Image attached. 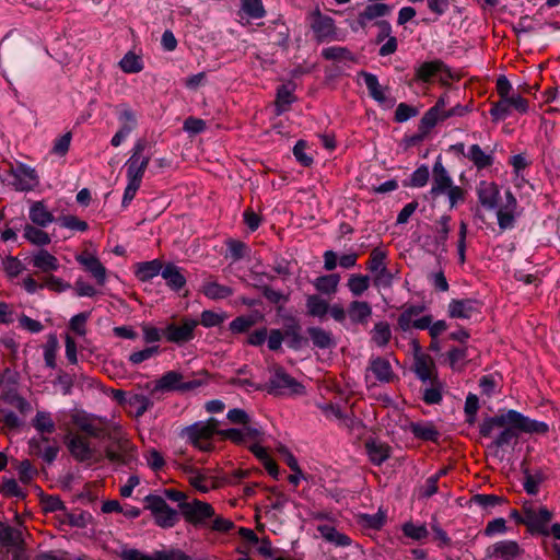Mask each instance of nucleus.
<instances>
[{
    "label": "nucleus",
    "instance_id": "5",
    "mask_svg": "<svg viewBox=\"0 0 560 560\" xmlns=\"http://www.w3.org/2000/svg\"><path fill=\"white\" fill-rule=\"evenodd\" d=\"M145 509L150 510L155 523L163 528L173 527L178 522L177 512L165 500L155 494L144 498Z\"/></svg>",
    "mask_w": 560,
    "mask_h": 560
},
{
    "label": "nucleus",
    "instance_id": "44",
    "mask_svg": "<svg viewBox=\"0 0 560 560\" xmlns=\"http://www.w3.org/2000/svg\"><path fill=\"white\" fill-rule=\"evenodd\" d=\"M340 277L337 273L322 276L315 279L314 287L324 294H334L337 291Z\"/></svg>",
    "mask_w": 560,
    "mask_h": 560
},
{
    "label": "nucleus",
    "instance_id": "42",
    "mask_svg": "<svg viewBox=\"0 0 560 560\" xmlns=\"http://www.w3.org/2000/svg\"><path fill=\"white\" fill-rule=\"evenodd\" d=\"M3 184L16 191H31L38 187L37 177H5Z\"/></svg>",
    "mask_w": 560,
    "mask_h": 560
},
{
    "label": "nucleus",
    "instance_id": "23",
    "mask_svg": "<svg viewBox=\"0 0 560 560\" xmlns=\"http://www.w3.org/2000/svg\"><path fill=\"white\" fill-rule=\"evenodd\" d=\"M312 30L318 40H330L335 35L334 20L318 13L313 20Z\"/></svg>",
    "mask_w": 560,
    "mask_h": 560
},
{
    "label": "nucleus",
    "instance_id": "56",
    "mask_svg": "<svg viewBox=\"0 0 560 560\" xmlns=\"http://www.w3.org/2000/svg\"><path fill=\"white\" fill-rule=\"evenodd\" d=\"M0 492L8 497L23 498L24 492L13 478L2 477L0 479Z\"/></svg>",
    "mask_w": 560,
    "mask_h": 560
},
{
    "label": "nucleus",
    "instance_id": "21",
    "mask_svg": "<svg viewBox=\"0 0 560 560\" xmlns=\"http://www.w3.org/2000/svg\"><path fill=\"white\" fill-rule=\"evenodd\" d=\"M28 218L33 224L39 228H46L56 220L52 212L45 206L44 201L32 202L28 211Z\"/></svg>",
    "mask_w": 560,
    "mask_h": 560
},
{
    "label": "nucleus",
    "instance_id": "46",
    "mask_svg": "<svg viewBox=\"0 0 560 560\" xmlns=\"http://www.w3.org/2000/svg\"><path fill=\"white\" fill-rule=\"evenodd\" d=\"M22 533L4 523H0V542L3 546H19L22 542Z\"/></svg>",
    "mask_w": 560,
    "mask_h": 560
},
{
    "label": "nucleus",
    "instance_id": "50",
    "mask_svg": "<svg viewBox=\"0 0 560 560\" xmlns=\"http://www.w3.org/2000/svg\"><path fill=\"white\" fill-rule=\"evenodd\" d=\"M445 118H442V115L430 108L421 118L419 122V133L420 138H423L427 136L432 128H434L439 120H444Z\"/></svg>",
    "mask_w": 560,
    "mask_h": 560
},
{
    "label": "nucleus",
    "instance_id": "20",
    "mask_svg": "<svg viewBox=\"0 0 560 560\" xmlns=\"http://www.w3.org/2000/svg\"><path fill=\"white\" fill-rule=\"evenodd\" d=\"M270 385L277 390H289L293 394H301L303 392V386L282 369L275 371L270 378Z\"/></svg>",
    "mask_w": 560,
    "mask_h": 560
},
{
    "label": "nucleus",
    "instance_id": "36",
    "mask_svg": "<svg viewBox=\"0 0 560 560\" xmlns=\"http://www.w3.org/2000/svg\"><path fill=\"white\" fill-rule=\"evenodd\" d=\"M294 101L293 89L289 84L281 85L277 91L276 114L281 115L287 112Z\"/></svg>",
    "mask_w": 560,
    "mask_h": 560
},
{
    "label": "nucleus",
    "instance_id": "54",
    "mask_svg": "<svg viewBox=\"0 0 560 560\" xmlns=\"http://www.w3.org/2000/svg\"><path fill=\"white\" fill-rule=\"evenodd\" d=\"M450 220L451 218L448 215H443L440 218V220L436 222V244L441 247L442 250H445V243L450 233Z\"/></svg>",
    "mask_w": 560,
    "mask_h": 560
},
{
    "label": "nucleus",
    "instance_id": "6",
    "mask_svg": "<svg viewBox=\"0 0 560 560\" xmlns=\"http://www.w3.org/2000/svg\"><path fill=\"white\" fill-rule=\"evenodd\" d=\"M386 253L381 248H374L371 252L366 268L373 275V284L376 288H389L393 283L394 275L386 267Z\"/></svg>",
    "mask_w": 560,
    "mask_h": 560
},
{
    "label": "nucleus",
    "instance_id": "39",
    "mask_svg": "<svg viewBox=\"0 0 560 560\" xmlns=\"http://www.w3.org/2000/svg\"><path fill=\"white\" fill-rule=\"evenodd\" d=\"M201 292L211 300L225 299L232 294L231 288L210 280L203 282Z\"/></svg>",
    "mask_w": 560,
    "mask_h": 560
},
{
    "label": "nucleus",
    "instance_id": "9",
    "mask_svg": "<svg viewBox=\"0 0 560 560\" xmlns=\"http://www.w3.org/2000/svg\"><path fill=\"white\" fill-rule=\"evenodd\" d=\"M199 325V322L194 318L184 317L180 323H171L166 325L163 330V335L170 342L185 343L194 339L195 329Z\"/></svg>",
    "mask_w": 560,
    "mask_h": 560
},
{
    "label": "nucleus",
    "instance_id": "35",
    "mask_svg": "<svg viewBox=\"0 0 560 560\" xmlns=\"http://www.w3.org/2000/svg\"><path fill=\"white\" fill-rule=\"evenodd\" d=\"M370 283L371 279L369 276L352 273L348 278L347 288L353 296L358 298L369 290Z\"/></svg>",
    "mask_w": 560,
    "mask_h": 560
},
{
    "label": "nucleus",
    "instance_id": "10",
    "mask_svg": "<svg viewBox=\"0 0 560 560\" xmlns=\"http://www.w3.org/2000/svg\"><path fill=\"white\" fill-rule=\"evenodd\" d=\"M180 511L186 521L199 524L214 515L212 506L197 499L180 504Z\"/></svg>",
    "mask_w": 560,
    "mask_h": 560
},
{
    "label": "nucleus",
    "instance_id": "18",
    "mask_svg": "<svg viewBox=\"0 0 560 560\" xmlns=\"http://www.w3.org/2000/svg\"><path fill=\"white\" fill-rule=\"evenodd\" d=\"M362 77L364 84L374 101L386 107H392L395 104V100L387 96L386 89L380 84L375 74L370 72H362Z\"/></svg>",
    "mask_w": 560,
    "mask_h": 560
},
{
    "label": "nucleus",
    "instance_id": "31",
    "mask_svg": "<svg viewBox=\"0 0 560 560\" xmlns=\"http://www.w3.org/2000/svg\"><path fill=\"white\" fill-rule=\"evenodd\" d=\"M317 530L326 541L336 547H347L351 544V539L347 535L338 532L330 525H319Z\"/></svg>",
    "mask_w": 560,
    "mask_h": 560
},
{
    "label": "nucleus",
    "instance_id": "15",
    "mask_svg": "<svg viewBox=\"0 0 560 560\" xmlns=\"http://www.w3.org/2000/svg\"><path fill=\"white\" fill-rule=\"evenodd\" d=\"M447 311L452 318L469 319L480 313V303L474 299L452 300Z\"/></svg>",
    "mask_w": 560,
    "mask_h": 560
},
{
    "label": "nucleus",
    "instance_id": "43",
    "mask_svg": "<svg viewBox=\"0 0 560 560\" xmlns=\"http://www.w3.org/2000/svg\"><path fill=\"white\" fill-rule=\"evenodd\" d=\"M307 313L313 317H324L329 310V304L319 295L313 294L306 299Z\"/></svg>",
    "mask_w": 560,
    "mask_h": 560
},
{
    "label": "nucleus",
    "instance_id": "25",
    "mask_svg": "<svg viewBox=\"0 0 560 560\" xmlns=\"http://www.w3.org/2000/svg\"><path fill=\"white\" fill-rule=\"evenodd\" d=\"M415 372H416L417 376L423 382L435 380L434 362L427 354H423V353L416 354Z\"/></svg>",
    "mask_w": 560,
    "mask_h": 560
},
{
    "label": "nucleus",
    "instance_id": "48",
    "mask_svg": "<svg viewBox=\"0 0 560 560\" xmlns=\"http://www.w3.org/2000/svg\"><path fill=\"white\" fill-rule=\"evenodd\" d=\"M119 67L125 73H139L143 69V62L138 55L128 51L119 61Z\"/></svg>",
    "mask_w": 560,
    "mask_h": 560
},
{
    "label": "nucleus",
    "instance_id": "64",
    "mask_svg": "<svg viewBox=\"0 0 560 560\" xmlns=\"http://www.w3.org/2000/svg\"><path fill=\"white\" fill-rule=\"evenodd\" d=\"M153 560H190L188 556H186L180 550H163L153 552Z\"/></svg>",
    "mask_w": 560,
    "mask_h": 560
},
{
    "label": "nucleus",
    "instance_id": "14",
    "mask_svg": "<svg viewBox=\"0 0 560 560\" xmlns=\"http://www.w3.org/2000/svg\"><path fill=\"white\" fill-rule=\"evenodd\" d=\"M433 197L446 195L450 200L451 208L464 198V191L458 186H454L450 177H435V183L431 188Z\"/></svg>",
    "mask_w": 560,
    "mask_h": 560
},
{
    "label": "nucleus",
    "instance_id": "41",
    "mask_svg": "<svg viewBox=\"0 0 560 560\" xmlns=\"http://www.w3.org/2000/svg\"><path fill=\"white\" fill-rule=\"evenodd\" d=\"M32 423L36 431L42 434L40 436L51 434L56 430L51 415L47 411H37Z\"/></svg>",
    "mask_w": 560,
    "mask_h": 560
},
{
    "label": "nucleus",
    "instance_id": "55",
    "mask_svg": "<svg viewBox=\"0 0 560 560\" xmlns=\"http://www.w3.org/2000/svg\"><path fill=\"white\" fill-rule=\"evenodd\" d=\"M57 222L66 229L84 232L88 230L89 225L85 221L79 219L75 215H61L57 218Z\"/></svg>",
    "mask_w": 560,
    "mask_h": 560
},
{
    "label": "nucleus",
    "instance_id": "45",
    "mask_svg": "<svg viewBox=\"0 0 560 560\" xmlns=\"http://www.w3.org/2000/svg\"><path fill=\"white\" fill-rule=\"evenodd\" d=\"M185 472L188 476L190 485L198 491L206 493L211 489L208 478L200 470L187 466L185 467Z\"/></svg>",
    "mask_w": 560,
    "mask_h": 560
},
{
    "label": "nucleus",
    "instance_id": "2",
    "mask_svg": "<svg viewBox=\"0 0 560 560\" xmlns=\"http://www.w3.org/2000/svg\"><path fill=\"white\" fill-rule=\"evenodd\" d=\"M218 420L210 418L207 421L196 422L183 430L185 436L195 447L203 452L212 450V436L218 433Z\"/></svg>",
    "mask_w": 560,
    "mask_h": 560
},
{
    "label": "nucleus",
    "instance_id": "40",
    "mask_svg": "<svg viewBox=\"0 0 560 560\" xmlns=\"http://www.w3.org/2000/svg\"><path fill=\"white\" fill-rule=\"evenodd\" d=\"M307 334L314 346L326 349L334 346V338L330 331H327L319 327H310Z\"/></svg>",
    "mask_w": 560,
    "mask_h": 560
},
{
    "label": "nucleus",
    "instance_id": "51",
    "mask_svg": "<svg viewBox=\"0 0 560 560\" xmlns=\"http://www.w3.org/2000/svg\"><path fill=\"white\" fill-rule=\"evenodd\" d=\"M389 10H390L389 7L384 3L369 4L364 9V11L360 14V21L361 22L372 21L374 19L384 16V15L388 14Z\"/></svg>",
    "mask_w": 560,
    "mask_h": 560
},
{
    "label": "nucleus",
    "instance_id": "7",
    "mask_svg": "<svg viewBox=\"0 0 560 560\" xmlns=\"http://www.w3.org/2000/svg\"><path fill=\"white\" fill-rule=\"evenodd\" d=\"M151 154L152 145L147 140L139 139L125 164L127 175H142L147 170Z\"/></svg>",
    "mask_w": 560,
    "mask_h": 560
},
{
    "label": "nucleus",
    "instance_id": "60",
    "mask_svg": "<svg viewBox=\"0 0 560 560\" xmlns=\"http://www.w3.org/2000/svg\"><path fill=\"white\" fill-rule=\"evenodd\" d=\"M257 323V318L254 315L240 316L230 323V329L233 332H244Z\"/></svg>",
    "mask_w": 560,
    "mask_h": 560
},
{
    "label": "nucleus",
    "instance_id": "47",
    "mask_svg": "<svg viewBox=\"0 0 560 560\" xmlns=\"http://www.w3.org/2000/svg\"><path fill=\"white\" fill-rule=\"evenodd\" d=\"M392 331L386 322H378L371 330L372 341L378 347H385L390 340Z\"/></svg>",
    "mask_w": 560,
    "mask_h": 560
},
{
    "label": "nucleus",
    "instance_id": "1",
    "mask_svg": "<svg viewBox=\"0 0 560 560\" xmlns=\"http://www.w3.org/2000/svg\"><path fill=\"white\" fill-rule=\"evenodd\" d=\"M491 418L495 428L514 427L522 432L538 434H545L548 431L547 423L532 420L516 410H508Z\"/></svg>",
    "mask_w": 560,
    "mask_h": 560
},
{
    "label": "nucleus",
    "instance_id": "38",
    "mask_svg": "<svg viewBox=\"0 0 560 560\" xmlns=\"http://www.w3.org/2000/svg\"><path fill=\"white\" fill-rule=\"evenodd\" d=\"M162 277L165 279L166 283L174 290L182 289L186 283V279L182 275L179 268L172 264H168L163 268Z\"/></svg>",
    "mask_w": 560,
    "mask_h": 560
},
{
    "label": "nucleus",
    "instance_id": "32",
    "mask_svg": "<svg viewBox=\"0 0 560 560\" xmlns=\"http://www.w3.org/2000/svg\"><path fill=\"white\" fill-rule=\"evenodd\" d=\"M163 266L160 260L153 259L150 261L139 262L136 265V276L140 281H148L159 273L162 275Z\"/></svg>",
    "mask_w": 560,
    "mask_h": 560
},
{
    "label": "nucleus",
    "instance_id": "8",
    "mask_svg": "<svg viewBox=\"0 0 560 560\" xmlns=\"http://www.w3.org/2000/svg\"><path fill=\"white\" fill-rule=\"evenodd\" d=\"M200 385V382H184V376L182 373L176 371H168L164 373L154 384L152 388V394L155 393H164V392H185L189 389H194Z\"/></svg>",
    "mask_w": 560,
    "mask_h": 560
},
{
    "label": "nucleus",
    "instance_id": "3",
    "mask_svg": "<svg viewBox=\"0 0 560 560\" xmlns=\"http://www.w3.org/2000/svg\"><path fill=\"white\" fill-rule=\"evenodd\" d=\"M66 445L71 456L81 463H98L102 454L92 446L89 439L80 433L68 432L65 438Z\"/></svg>",
    "mask_w": 560,
    "mask_h": 560
},
{
    "label": "nucleus",
    "instance_id": "49",
    "mask_svg": "<svg viewBox=\"0 0 560 560\" xmlns=\"http://www.w3.org/2000/svg\"><path fill=\"white\" fill-rule=\"evenodd\" d=\"M127 404L135 410L136 417H141L153 405L152 400L142 394L130 395L127 398Z\"/></svg>",
    "mask_w": 560,
    "mask_h": 560
},
{
    "label": "nucleus",
    "instance_id": "22",
    "mask_svg": "<svg viewBox=\"0 0 560 560\" xmlns=\"http://www.w3.org/2000/svg\"><path fill=\"white\" fill-rule=\"evenodd\" d=\"M218 434L236 444H243L247 441L256 440L259 435V431L256 428L245 425L242 429L219 430Z\"/></svg>",
    "mask_w": 560,
    "mask_h": 560
},
{
    "label": "nucleus",
    "instance_id": "53",
    "mask_svg": "<svg viewBox=\"0 0 560 560\" xmlns=\"http://www.w3.org/2000/svg\"><path fill=\"white\" fill-rule=\"evenodd\" d=\"M489 113L494 121L508 118L511 115V107L508 97H501L499 102L492 105Z\"/></svg>",
    "mask_w": 560,
    "mask_h": 560
},
{
    "label": "nucleus",
    "instance_id": "61",
    "mask_svg": "<svg viewBox=\"0 0 560 560\" xmlns=\"http://www.w3.org/2000/svg\"><path fill=\"white\" fill-rule=\"evenodd\" d=\"M419 114L418 108L407 104L400 103L395 110V120L397 122H405Z\"/></svg>",
    "mask_w": 560,
    "mask_h": 560
},
{
    "label": "nucleus",
    "instance_id": "12",
    "mask_svg": "<svg viewBox=\"0 0 560 560\" xmlns=\"http://www.w3.org/2000/svg\"><path fill=\"white\" fill-rule=\"evenodd\" d=\"M520 555V546L512 540L498 541L486 549V558L489 560H516Z\"/></svg>",
    "mask_w": 560,
    "mask_h": 560
},
{
    "label": "nucleus",
    "instance_id": "16",
    "mask_svg": "<svg viewBox=\"0 0 560 560\" xmlns=\"http://www.w3.org/2000/svg\"><path fill=\"white\" fill-rule=\"evenodd\" d=\"M77 261L84 267V269L91 273L100 285H104L106 282V268L100 261V259L92 253L83 252L75 256Z\"/></svg>",
    "mask_w": 560,
    "mask_h": 560
},
{
    "label": "nucleus",
    "instance_id": "13",
    "mask_svg": "<svg viewBox=\"0 0 560 560\" xmlns=\"http://www.w3.org/2000/svg\"><path fill=\"white\" fill-rule=\"evenodd\" d=\"M375 378L381 383H390L395 380V373L389 361L382 357L371 358L366 368V378Z\"/></svg>",
    "mask_w": 560,
    "mask_h": 560
},
{
    "label": "nucleus",
    "instance_id": "27",
    "mask_svg": "<svg viewBox=\"0 0 560 560\" xmlns=\"http://www.w3.org/2000/svg\"><path fill=\"white\" fill-rule=\"evenodd\" d=\"M478 196L482 206L494 208L499 197L498 186L493 182L482 180L478 187Z\"/></svg>",
    "mask_w": 560,
    "mask_h": 560
},
{
    "label": "nucleus",
    "instance_id": "59",
    "mask_svg": "<svg viewBox=\"0 0 560 560\" xmlns=\"http://www.w3.org/2000/svg\"><path fill=\"white\" fill-rule=\"evenodd\" d=\"M404 534L415 540H421L428 537L429 532L425 525L407 523L402 527Z\"/></svg>",
    "mask_w": 560,
    "mask_h": 560
},
{
    "label": "nucleus",
    "instance_id": "52",
    "mask_svg": "<svg viewBox=\"0 0 560 560\" xmlns=\"http://www.w3.org/2000/svg\"><path fill=\"white\" fill-rule=\"evenodd\" d=\"M440 61L423 62L418 68H416V77L418 80L428 82L436 74V72L440 70Z\"/></svg>",
    "mask_w": 560,
    "mask_h": 560
},
{
    "label": "nucleus",
    "instance_id": "63",
    "mask_svg": "<svg viewBox=\"0 0 560 560\" xmlns=\"http://www.w3.org/2000/svg\"><path fill=\"white\" fill-rule=\"evenodd\" d=\"M423 400L430 405L439 404L442 400V385L434 380L432 386L424 389Z\"/></svg>",
    "mask_w": 560,
    "mask_h": 560
},
{
    "label": "nucleus",
    "instance_id": "4",
    "mask_svg": "<svg viewBox=\"0 0 560 560\" xmlns=\"http://www.w3.org/2000/svg\"><path fill=\"white\" fill-rule=\"evenodd\" d=\"M109 444L105 447V457L114 464H128L135 458V446L126 434L115 432L109 435Z\"/></svg>",
    "mask_w": 560,
    "mask_h": 560
},
{
    "label": "nucleus",
    "instance_id": "62",
    "mask_svg": "<svg viewBox=\"0 0 560 560\" xmlns=\"http://www.w3.org/2000/svg\"><path fill=\"white\" fill-rule=\"evenodd\" d=\"M15 468L19 472V478L23 483L30 482L33 479V477L37 474V470L27 459L18 462Z\"/></svg>",
    "mask_w": 560,
    "mask_h": 560
},
{
    "label": "nucleus",
    "instance_id": "58",
    "mask_svg": "<svg viewBox=\"0 0 560 560\" xmlns=\"http://www.w3.org/2000/svg\"><path fill=\"white\" fill-rule=\"evenodd\" d=\"M242 10L253 19H260L265 15L261 0H241Z\"/></svg>",
    "mask_w": 560,
    "mask_h": 560
},
{
    "label": "nucleus",
    "instance_id": "24",
    "mask_svg": "<svg viewBox=\"0 0 560 560\" xmlns=\"http://www.w3.org/2000/svg\"><path fill=\"white\" fill-rule=\"evenodd\" d=\"M72 423L83 433L92 438H101L103 435V430L96 424L95 420L84 413V412H75L71 416Z\"/></svg>",
    "mask_w": 560,
    "mask_h": 560
},
{
    "label": "nucleus",
    "instance_id": "57",
    "mask_svg": "<svg viewBox=\"0 0 560 560\" xmlns=\"http://www.w3.org/2000/svg\"><path fill=\"white\" fill-rule=\"evenodd\" d=\"M159 353V346H152L129 354L128 360L131 364L138 365L148 361Z\"/></svg>",
    "mask_w": 560,
    "mask_h": 560
},
{
    "label": "nucleus",
    "instance_id": "17",
    "mask_svg": "<svg viewBox=\"0 0 560 560\" xmlns=\"http://www.w3.org/2000/svg\"><path fill=\"white\" fill-rule=\"evenodd\" d=\"M347 314H349L350 324L368 326L373 314V308L366 301L353 300L347 306Z\"/></svg>",
    "mask_w": 560,
    "mask_h": 560
},
{
    "label": "nucleus",
    "instance_id": "33",
    "mask_svg": "<svg viewBox=\"0 0 560 560\" xmlns=\"http://www.w3.org/2000/svg\"><path fill=\"white\" fill-rule=\"evenodd\" d=\"M370 460L375 465L383 464L389 457V447L378 441H369L365 444Z\"/></svg>",
    "mask_w": 560,
    "mask_h": 560
},
{
    "label": "nucleus",
    "instance_id": "37",
    "mask_svg": "<svg viewBox=\"0 0 560 560\" xmlns=\"http://www.w3.org/2000/svg\"><path fill=\"white\" fill-rule=\"evenodd\" d=\"M119 129L121 132L129 135L137 128V114L129 107H122L118 113Z\"/></svg>",
    "mask_w": 560,
    "mask_h": 560
},
{
    "label": "nucleus",
    "instance_id": "28",
    "mask_svg": "<svg viewBox=\"0 0 560 560\" xmlns=\"http://www.w3.org/2000/svg\"><path fill=\"white\" fill-rule=\"evenodd\" d=\"M516 207V200L511 192H506V205L499 209L497 217L499 226L502 230L511 229L514 224V210Z\"/></svg>",
    "mask_w": 560,
    "mask_h": 560
},
{
    "label": "nucleus",
    "instance_id": "26",
    "mask_svg": "<svg viewBox=\"0 0 560 560\" xmlns=\"http://www.w3.org/2000/svg\"><path fill=\"white\" fill-rule=\"evenodd\" d=\"M32 264L35 268L45 273L56 271L59 268L57 257L46 249H40L34 253L32 256Z\"/></svg>",
    "mask_w": 560,
    "mask_h": 560
},
{
    "label": "nucleus",
    "instance_id": "11",
    "mask_svg": "<svg viewBox=\"0 0 560 560\" xmlns=\"http://www.w3.org/2000/svg\"><path fill=\"white\" fill-rule=\"evenodd\" d=\"M422 313V308L419 306H409L407 307L398 317V325L404 330L407 331L410 328L417 329H427L432 322L431 316H422L419 315Z\"/></svg>",
    "mask_w": 560,
    "mask_h": 560
},
{
    "label": "nucleus",
    "instance_id": "30",
    "mask_svg": "<svg viewBox=\"0 0 560 560\" xmlns=\"http://www.w3.org/2000/svg\"><path fill=\"white\" fill-rule=\"evenodd\" d=\"M35 224H25L23 229V236L31 244L36 246H46L50 244L51 238L47 232Z\"/></svg>",
    "mask_w": 560,
    "mask_h": 560
},
{
    "label": "nucleus",
    "instance_id": "29",
    "mask_svg": "<svg viewBox=\"0 0 560 560\" xmlns=\"http://www.w3.org/2000/svg\"><path fill=\"white\" fill-rule=\"evenodd\" d=\"M465 156L472 162L478 170H483L493 164L494 158L491 153H486L478 144L468 148Z\"/></svg>",
    "mask_w": 560,
    "mask_h": 560
},
{
    "label": "nucleus",
    "instance_id": "19",
    "mask_svg": "<svg viewBox=\"0 0 560 560\" xmlns=\"http://www.w3.org/2000/svg\"><path fill=\"white\" fill-rule=\"evenodd\" d=\"M28 446L32 454L42 457L47 463L54 462L59 452L58 445L56 443L49 444L45 435L31 439Z\"/></svg>",
    "mask_w": 560,
    "mask_h": 560
},
{
    "label": "nucleus",
    "instance_id": "34",
    "mask_svg": "<svg viewBox=\"0 0 560 560\" xmlns=\"http://www.w3.org/2000/svg\"><path fill=\"white\" fill-rule=\"evenodd\" d=\"M409 430L416 438L425 441H436L439 438V431L431 422H411Z\"/></svg>",
    "mask_w": 560,
    "mask_h": 560
}]
</instances>
